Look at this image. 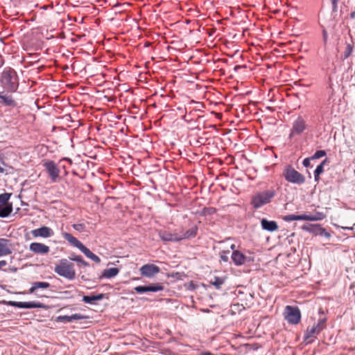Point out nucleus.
<instances>
[{
  "label": "nucleus",
  "instance_id": "obj_1",
  "mask_svg": "<svg viewBox=\"0 0 355 355\" xmlns=\"http://www.w3.org/2000/svg\"><path fill=\"white\" fill-rule=\"evenodd\" d=\"M54 271L58 275L69 280H73L76 277L73 263L66 259L60 261L59 264L55 266Z\"/></svg>",
  "mask_w": 355,
  "mask_h": 355
},
{
  "label": "nucleus",
  "instance_id": "obj_2",
  "mask_svg": "<svg viewBox=\"0 0 355 355\" xmlns=\"http://www.w3.org/2000/svg\"><path fill=\"white\" fill-rule=\"evenodd\" d=\"M282 175L286 182L293 184L302 185L306 181L305 176L296 171L291 165L284 167Z\"/></svg>",
  "mask_w": 355,
  "mask_h": 355
},
{
  "label": "nucleus",
  "instance_id": "obj_3",
  "mask_svg": "<svg viewBox=\"0 0 355 355\" xmlns=\"http://www.w3.org/2000/svg\"><path fill=\"white\" fill-rule=\"evenodd\" d=\"M1 83L10 92H15L18 87L17 75L14 69H8L2 72Z\"/></svg>",
  "mask_w": 355,
  "mask_h": 355
},
{
  "label": "nucleus",
  "instance_id": "obj_4",
  "mask_svg": "<svg viewBox=\"0 0 355 355\" xmlns=\"http://www.w3.org/2000/svg\"><path fill=\"white\" fill-rule=\"evenodd\" d=\"M276 195L274 189L267 190L254 195L251 201V204L255 209H259L262 206L269 203L272 198Z\"/></svg>",
  "mask_w": 355,
  "mask_h": 355
},
{
  "label": "nucleus",
  "instance_id": "obj_5",
  "mask_svg": "<svg viewBox=\"0 0 355 355\" xmlns=\"http://www.w3.org/2000/svg\"><path fill=\"white\" fill-rule=\"evenodd\" d=\"M284 317L288 323L297 324L301 320L300 310L297 306L288 305L285 307Z\"/></svg>",
  "mask_w": 355,
  "mask_h": 355
},
{
  "label": "nucleus",
  "instance_id": "obj_6",
  "mask_svg": "<svg viewBox=\"0 0 355 355\" xmlns=\"http://www.w3.org/2000/svg\"><path fill=\"white\" fill-rule=\"evenodd\" d=\"M7 304L11 306L17 307L19 309H33V308H40V309H46V305L42 304L39 302H15V301H8Z\"/></svg>",
  "mask_w": 355,
  "mask_h": 355
},
{
  "label": "nucleus",
  "instance_id": "obj_7",
  "mask_svg": "<svg viewBox=\"0 0 355 355\" xmlns=\"http://www.w3.org/2000/svg\"><path fill=\"white\" fill-rule=\"evenodd\" d=\"M43 166L45 167L51 182H55L60 173L57 164L53 161L49 160L45 162Z\"/></svg>",
  "mask_w": 355,
  "mask_h": 355
},
{
  "label": "nucleus",
  "instance_id": "obj_8",
  "mask_svg": "<svg viewBox=\"0 0 355 355\" xmlns=\"http://www.w3.org/2000/svg\"><path fill=\"white\" fill-rule=\"evenodd\" d=\"M159 271L160 268L152 263L145 264L139 268L141 275L148 278L154 277Z\"/></svg>",
  "mask_w": 355,
  "mask_h": 355
},
{
  "label": "nucleus",
  "instance_id": "obj_9",
  "mask_svg": "<svg viewBox=\"0 0 355 355\" xmlns=\"http://www.w3.org/2000/svg\"><path fill=\"white\" fill-rule=\"evenodd\" d=\"M31 234L35 238L41 237L43 239H47L53 236L54 235V232L51 228L47 226H42L40 228L33 230L31 231Z\"/></svg>",
  "mask_w": 355,
  "mask_h": 355
},
{
  "label": "nucleus",
  "instance_id": "obj_10",
  "mask_svg": "<svg viewBox=\"0 0 355 355\" xmlns=\"http://www.w3.org/2000/svg\"><path fill=\"white\" fill-rule=\"evenodd\" d=\"M29 250L37 254H46L50 251V248L48 245L37 242L31 243Z\"/></svg>",
  "mask_w": 355,
  "mask_h": 355
},
{
  "label": "nucleus",
  "instance_id": "obj_11",
  "mask_svg": "<svg viewBox=\"0 0 355 355\" xmlns=\"http://www.w3.org/2000/svg\"><path fill=\"white\" fill-rule=\"evenodd\" d=\"M306 128L304 120L302 117H298L293 123L291 136L301 134Z\"/></svg>",
  "mask_w": 355,
  "mask_h": 355
},
{
  "label": "nucleus",
  "instance_id": "obj_12",
  "mask_svg": "<svg viewBox=\"0 0 355 355\" xmlns=\"http://www.w3.org/2000/svg\"><path fill=\"white\" fill-rule=\"evenodd\" d=\"M232 260L235 266L244 265L248 261V257L239 250H234L231 256Z\"/></svg>",
  "mask_w": 355,
  "mask_h": 355
},
{
  "label": "nucleus",
  "instance_id": "obj_13",
  "mask_svg": "<svg viewBox=\"0 0 355 355\" xmlns=\"http://www.w3.org/2000/svg\"><path fill=\"white\" fill-rule=\"evenodd\" d=\"M159 236L164 241L177 242L181 241L179 233H171L167 231H160L159 232Z\"/></svg>",
  "mask_w": 355,
  "mask_h": 355
},
{
  "label": "nucleus",
  "instance_id": "obj_14",
  "mask_svg": "<svg viewBox=\"0 0 355 355\" xmlns=\"http://www.w3.org/2000/svg\"><path fill=\"white\" fill-rule=\"evenodd\" d=\"M86 317L80 313H75L71 315H59L56 318L55 321L64 323L71 322L74 320L85 319Z\"/></svg>",
  "mask_w": 355,
  "mask_h": 355
},
{
  "label": "nucleus",
  "instance_id": "obj_15",
  "mask_svg": "<svg viewBox=\"0 0 355 355\" xmlns=\"http://www.w3.org/2000/svg\"><path fill=\"white\" fill-rule=\"evenodd\" d=\"M10 241L6 239H0V256H6L12 253Z\"/></svg>",
  "mask_w": 355,
  "mask_h": 355
},
{
  "label": "nucleus",
  "instance_id": "obj_16",
  "mask_svg": "<svg viewBox=\"0 0 355 355\" xmlns=\"http://www.w3.org/2000/svg\"><path fill=\"white\" fill-rule=\"evenodd\" d=\"M321 332L320 329H319L315 324H314L311 328H307L306 332L304 333V339L305 341L308 343H311L313 341V338L315 335H318Z\"/></svg>",
  "mask_w": 355,
  "mask_h": 355
},
{
  "label": "nucleus",
  "instance_id": "obj_17",
  "mask_svg": "<svg viewBox=\"0 0 355 355\" xmlns=\"http://www.w3.org/2000/svg\"><path fill=\"white\" fill-rule=\"evenodd\" d=\"M261 227L263 230L274 232L278 229V225L275 221L268 220L266 218H263L261 221Z\"/></svg>",
  "mask_w": 355,
  "mask_h": 355
},
{
  "label": "nucleus",
  "instance_id": "obj_18",
  "mask_svg": "<svg viewBox=\"0 0 355 355\" xmlns=\"http://www.w3.org/2000/svg\"><path fill=\"white\" fill-rule=\"evenodd\" d=\"M62 235L63 238L66 239L69 243L76 247L79 250L83 245V244L80 241H78L76 237H74L69 233L62 232Z\"/></svg>",
  "mask_w": 355,
  "mask_h": 355
},
{
  "label": "nucleus",
  "instance_id": "obj_19",
  "mask_svg": "<svg viewBox=\"0 0 355 355\" xmlns=\"http://www.w3.org/2000/svg\"><path fill=\"white\" fill-rule=\"evenodd\" d=\"M321 225L320 224H309L302 226V230L311 233L314 235H319L321 230Z\"/></svg>",
  "mask_w": 355,
  "mask_h": 355
},
{
  "label": "nucleus",
  "instance_id": "obj_20",
  "mask_svg": "<svg viewBox=\"0 0 355 355\" xmlns=\"http://www.w3.org/2000/svg\"><path fill=\"white\" fill-rule=\"evenodd\" d=\"M198 232V227L197 226L194 225L191 227L189 230H188L186 232H182L180 234L181 240L189 239V238H193L196 236Z\"/></svg>",
  "mask_w": 355,
  "mask_h": 355
},
{
  "label": "nucleus",
  "instance_id": "obj_21",
  "mask_svg": "<svg viewBox=\"0 0 355 355\" xmlns=\"http://www.w3.org/2000/svg\"><path fill=\"white\" fill-rule=\"evenodd\" d=\"M80 250L89 259H92L96 263H100V258L94 254L89 248L85 247L84 245L81 247Z\"/></svg>",
  "mask_w": 355,
  "mask_h": 355
},
{
  "label": "nucleus",
  "instance_id": "obj_22",
  "mask_svg": "<svg viewBox=\"0 0 355 355\" xmlns=\"http://www.w3.org/2000/svg\"><path fill=\"white\" fill-rule=\"evenodd\" d=\"M50 284L45 282H35L32 284V286L30 288L28 293H35V291L39 288H48L50 287Z\"/></svg>",
  "mask_w": 355,
  "mask_h": 355
},
{
  "label": "nucleus",
  "instance_id": "obj_23",
  "mask_svg": "<svg viewBox=\"0 0 355 355\" xmlns=\"http://www.w3.org/2000/svg\"><path fill=\"white\" fill-rule=\"evenodd\" d=\"M105 297V294L100 293L98 295H92L90 296L85 295L83 297V301L87 304H92L94 301H100Z\"/></svg>",
  "mask_w": 355,
  "mask_h": 355
},
{
  "label": "nucleus",
  "instance_id": "obj_24",
  "mask_svg": "<svg viewBox=\"0 0 355 355\" xmlns=\"http://www.w3.org/2000/svg\"><path fill=\"white\" fill-rule=\"evenodd\" d=\"M283 219L285 221L291 222L293 220H306L307 221V214H301V215H295V214H289L284 216Z\"/></svg>",
  "mask_w": 355,
  "mask_h": 355
},
{
  "label": "nucleus",
  "instance_id": "obj_25",
  "mask_svg": "<svg viewBox=\"0 0 355 355\" xmlns=\"http://www.w3.org/2000/svg\"><path fill=\"white\" fill-rule=\"evenodd\" d=\"M119 270L117 268H110L104 270L103 277L105 278L110 279L118 275Z\"/></svg>",
  "mask_w": 355,
  "mask_h": 355
},
{
  "label": "nucleus",
  "instance_id": "obj_26",
  "mask_svg": "<svg viewBox=\"0 0 355 355\" xmlns=\"http://www.w3.org/2000/svg\"><path fill=\"white\" fill-rule=\"evenodd\" d=\"M148 292L157 293L162 291L164 286L162 283L150 284L147 286Z\"/></svg>",
  "mask_w": 355,
  "mask_h": 355
},
{
  "label": "nucleus",
  "instance_id": "obj_27",
  "mask_svg": "<svg viewBox=\"0 0 355 355\" xmlns=\"http://www.w3.org/2000/svg\"><path fill=\"white\" fill-rule=\"evenodd\" d=\"M325 218V214L322 212L316 211L314 214H307V221H318Z\"/></svg>",
  "mask_w": 355,
  "mask_h": 355
},
{
  "label": "nucleus",
  "instance_id": "obj_28",
  "mask_svg": "<svg viewBox=\"0 0 355 355\" xmlns=\"http://www.w3.org/2000/svg\"><path fill=\"white\" fill-rule=\"evenodd\" d=\"M0 98L6 105L12 107L15 106V102L11 96H6L3 94V92H0Z\"/></svg>",
  "mask_w": 355,
  "mask_h": 355
},
{
  "label": "nucleus",
  "instance_id": "obj_29",
  "mask_svg": "<svg viewBox=\"0 0 355 355\" xmlns=\"http://www.w3.org/2000/svg\"><path fill=\"white\" fill-rule=\"evenodd\" d=\"M11 193H3L0 194V204L2 205V207H6L8 205H12V203H9L8 200L11 196Z\"/></svg>",
  "mask_w": 355,
  "mask_h": 355
},
{
  "label": "nucleus",
  "instance_id": "obj_30",
  "mask_svg": "<svg viewBox=\"0 0 355 355\" xmlns=\"http://www.w3.org/2000/svg\"><path fill=\"white\" fill-rule=\"evenodd\" d=\"M69 259L71 261H76L77 263H80V265L83 266H88L89 264L87 262H86L81 256H79V255H76V254L74 253H72L69 256Z\"/></svg>",
  "mask_w": 355,
  "mask_h": 355
},
{
  "label": "nucleus",
  "instance_id": "obj_31",
  "mask_svg": "<svg viewBox=\"0 0 355 355\" xmlns=\"http://www.w3.org/2000/svg\"><path fill=\"white\" fill-rule=\"evenodd\" d=\"M224 282L225 279L219 277H214V278L210 280L211 284L214 285L217 289H219Z\"/></svg>",
  "mask_w": 355,
  "mask_h": 355
},
{
  "label": "nucleus",
  "instance_id": "obj_32",
  "mask_svg": "<svg viewBox=\"0 0 355 355\" xmlns=\"http://www.w3.org/2000/svg\"><path fill=\"white\" fill-rule=\"evenodd\" d=\"M12 211V205H8L6 207H1L0 208V217L1 218L8 217L11 214Z\"/></svg>",
  "mask_w": 355,
  "mask_h": 355
},
{
  "label": "nucleus",
  "instance_id": "obj_33",
  "mask_svg": "<svg viewBox=\"0 0 355 355\" xmlns=\"http://www.w3.org/2000/svg\"><path fill=\"white\" fill-rule=\"evenodd\" d=\"M328 162L327 159H324L314 171V176H320L324 172V166Z\"/></svg>",
  "mask_w": 355,
  "mask_h": 355
},
{
  "label": "nucleus",
  "instance_id": "obj_34",
  "mask_svg": "<svg viewBox=\"0 0 355 355\" xmlns=\"http://www.w3.org/2000/svg\"><path fill=\"white\" fill-rule=\"evenodd\" d=\"M353 51V46L350 44H347L345 49L343 52V57L344 59H347L348 57L351 55Z\"/></svg>",
  "mask_w": 355,
  "mask_h": 355
},
{
  "label": "nucleus",
  "instance_id": "obj_35",
  "mask_svg": "<svg viewBox=\"0 0 355 355\" xmlns=\"http://www.w3.org/2000/svg\"><path fill=\"white\" fill-rule=\"evenodd\" d=\"M327 155L326 151L324 150H317L313 156H311V158L313 159H319L320 157H324Z\"/></svg>",
  "mask_w": 355,
  "mask_h": 355
},
{
  "label": "nucleus",
  "instance_id": "obj_36",
  "mask_svg": "<svg viewBox=\"0 0 355 355\" xmlns=\"http://www.w3.org/2000/svg\"><path fill=\"white\" fill-rule=\"evenodd\" d=\"M230 253V250H223L219 253V256L220 259L224 262H227L229 261L228 254Z\"/></svg>",
  "mask_w": 355,
  "mask_h": 355
},
{
  "label": "nucleus",
  "instance_id": "obj_37",
  "mask_svg": "<svg viewBox=\"0 0 355 355\" xmlns=\"http://www.w3.org/2000/svg\"><path fill=\"white\" fill-rule=\"evenodd\" d=\"M134 290L136 293L142 294L148 292L147 286H138L135 287Z\"/></svg>",
  "mask_w": 355,
  "mask_h": 355
},
{
  "label": "nucleus",
  "instance_id": "obj_38",
  "mask_svg": "<svg viewBox=\"0 0 355 355\" xmlns=\"http://www.w3.org/2000/svg\"><path fill=\"white\" fill-rule=\"evenodd\" d=\"M315 325L322 331L326 327V318L320 319Z\"/></svg>",
  "mask_w": 355,
  "mask_h": 355
},
{
  "label": "nucleus",
  "instance_id": "obj_39",
  "mask_svg": "<svg viewBox=\"0 0 355 355\" xmlns=\"http://www.w3.org/2000/svg\"><path fill=\"white\" fill-rule=\"evenodd\" d=\"M216 209L214 207H205L202 210V213L204 215H211L215 214Z\"/></svg>",
  "mask_w": 355,
  "mask_h": 355
},
{
  "label": "nucleus",
  "instance_id": "obj_40",
  "mask_svg": "<svg viewBox=\"0 0 355 355\" xmlns=\"http://www.w3.org/2000/svg\"><path fill=\"white\" fill-rule=\"evenodd\" d=\"M72 227L74 230L79 232H83L85 228V225L83 223L73 224Z\"/></svg>",
  "mask_w": 355,
  "mask_h": 355
},
{
  "label": "nucleus",
  "instance_id": "obj_41",
  "mask_svg": "<svg viewBox=\"0 0 355 355\" xmlns=\"http://www.w3.org/2000/svg\"><path fill=\"white\" fill-rule=\"evenodd\" d=\"M311 160H313V158H311V157L305 158L302 162L303 166L306 168L310 167Z\"/></svg>",
  "mask_w": 355,
  "mask_h": 355
},
{
  "label": "nucleus",
  "instance_id": "obj_42",
  "mask_svg": "<svg viewBox=\"0 0 355 355\" xmlns=\"http://www.w3.org/2000/svg\"><path fill=\"white\" fill-rule=\"evenodd\" d=\"M339 0H331L332 4V11L336 12L338 10V3Z\"/></svg>",
  "mask_w": 355,
  "mask_h": 355
},
{
  "label": "nucleus",
  "instance_id": "obj_43",
  "mask_svg": "<svg viewBox=\"0 0 355 355\" xmlns=\"http://www.w3.org/2000/svg\"><path fill=\"white\" fill-rule=\"evenodd\" d=\"M320 234L319 235L320 236H324V237L329 239L330 236H331V234L327 232L325 229H324L323 227L321 228V230H320Z\"/></svg>",
  "mask_w": 355,
  "mask_h": 355
},
{
  "label": "nucleus",
  "instance_id": "obj_44",
  "mask_svg": "<svg viewBox=\"0 0 355 355\" xmlns=\"http://www.w3.org/2000/svg\"><path fill=\"white\" fill-rule=\"evenodd\" d=\"M322 33H323L324 40V42H326L327 39V31L325 30H323Z\"/></svg>",
  "mask_w": 355,
  "mask_h": 355
},
{
  "label": "nucleus",
  "instance_id": "obj_45",
  "mask_svg": "<svg viewBox=\"0 0 355 355\" xmlns=\"http://www.w3.org/2000/svg\"><path fill=\"white\" fill-rule=\"evenodd\" d=\"M6 264H7V262L6 261H4V260L0 261V268L3 266H6Z\"/></svg>",
  "mask_w": 355,
  "mask_h": 355
},
{
  "label": "nucleus",
  "instance_id": "obj_46",
  "mask_svg": "<svg viewBox=\"0 0 355 355\" xmlns=\"http://www.w3.org/2000/svg\"><path fill=\"white\" fill-rule=\"evenodd\" d=\"M230 248L232 250V252H234V250H236L235 248H236V245L232 243L230 245Z\"/></svg>",
  "mask_w": 355,
  "mask_h": 355
},
{
  "label": "nucleus",
  "instance_id": "obj_47",
  "mask_svg": "<svg viewBox=\"0 0 355 355\" xmlns=\"http://www.w3.org/2000/svg\"><path fill=\"white\" fill-rule=\"evenodd\" d=\"M350 17H351L352 19H354V18H355V11L352 12L350 13Z\"/></svg>",
  "mask_w": 355,
  "mask_h": 355
},
{
  "label": "nucleus",
  "instance_id": "obj_48",
  "mask_svg": "<svg viewBox=\"0 0 355 355\" xmlns=\"http://www.w3.org/2000/svg\"><path fill=\"white\" fill-rule=\"evenodd\" d=\"M4 173V168L0 165V173Z\"/></svg>",
  "mask_w": 355,
  "mask_h": 355
},
{
  "label": "nucleus",
  "instance_id": "obj_49",
  "mask_svg": "<svg viewBox=\"0 0 355 355\" xmlns=\"http://www.w3.org/2000/svg\"><path fill=\"white\" fill-rule=\"evenodd\" d=\"M314 179H315V182H318L320 178H319V176H314Z\"/></svg>",
  "mask_w": 355,
  "mask_h": 355
},
{
  "label": "nucleus",
  "instance_id": "obj_50",
  "mask_svg": "<svg viewBox=\"0 0 355 355\" xmlns=\"http://www.w3.org/2000/svg\"><path fill=\"white\" fill-rule=\"evenodd\" d=\"M64 293L66 295H69L70 293V291H65Z\"/></svg>",
  "mask_w": 355,
  "mask_h": 355
},
{
  "label": "nucleus",
  "instance_id": "obj_51",
  "mask_svg": "<svg viewBox=\"0 0 355 355\" xmlns=\"http://www.w3.org/2000/svg\"><path fill=\"white\" fill-rule=\"evenodd\" d=\"M202 355H210L209 353H205V354H202Z\"/></svg>",
  "mask_w": 355,
  "mask_h": 355
}]
</instances>
